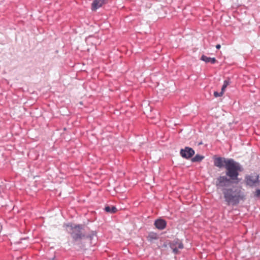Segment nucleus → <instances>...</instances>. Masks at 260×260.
<instances>
[{
    "instance_id": "nucleus-1",
    "label": "nucleus",
    "mask_w": 260,
    "mask_h": 260,
    "mask_svg": "<svg viewBox=\"0 0 260 260\" xmlns=\"http://www.w3.org/2000/svg\"><path fill=\"white\" fill-rule=\"evenodd\" d=\"M237 179H232L226 176H220L216 180L217 189L220 190L223 194L225 201L228 205L233 206L238 205L241 201L245 200V194L241 187L235 186L233 183H238Z\"/></svg>"
},
{
    "instance_id": "nucleus-2",
    "label": "nucleus",
    "mask_w": 260,
    "mask_h": 260,
    "mask_svg": "<svg viewBox=\"0 0 260 260\" xmlns=\"http://www.w3.org/2000/svg\"><path fill=\"white\" fill-rule=\"evenodd\" d=\"M214 165L219 168L224 167L226 169L225 176L232 179H237L239 172L243 170L239 162L232 158L217 157L214 159Z\"/></svg>"
},
{
    "instance_id": "nucleus-3",
    "label": "nucleus",
    "mask_w": 260,
    "mask_h": 260,
    "mask_svg": "<svg viewBox=\"0 0 260 260\" xmlns=\"http://www.w3.org/2000/svg\"><path fill=\"white\" fill-rule=\"evenodd\" d=\"M72 230L71 233V236L75 241L79 240L84 238L85 235L82 232V228L81 225H68Z\"/></svg>"
},
{
    "instance_id": "nucleus-4",
    "label": "nucleus",
    "mask_w": 260,
    "mask_h": 260,
    "mask_svg": "<svg viewBox=\"0 0 260 260\" xmlns=\"http://www.w3.org/2000/svg\"><path fill=\"white\" fill-rule=\"evenodd\" d=\"M259 176L256 174L246 175L245 177V183L247 185L251 187L257 186L259 184Z\"/></svg>"
},
{
    "instance_id": "nucleus-5",
    "label": "nucleus",
    "mask_w": 260,
    "mask_h": 260,
    "mask_svg": "<svg viewBox=\"0 0 260 260\" xmlns=\"http://www.w3.org/2000/svg\"><path fill=\"white\" fill-rule=\"evenodd\" d=\"M170 247L175 254H178L179 249H182L183 248V245L179 240L177 239L173 241L170 243Z\"/></svg>"
},
{
    "instance_id": "nucleus-6",
    "label": "nucleus",
    "mask_w": 260,
    "mask_h": 260,
    "mask_svg": "<svg viewBox=\"0 0 260 260\" xmlns=\"http://www.w3.org/2000/svg\"><path fill=\"white\" fill-rule=\"evenodd\" d=\"M180 153L183 158L188 159L194 155V151L190 147H186L180 150Z\"/></svg>"
},
{
    "instance_id": "nucleus-7",
    "label": "nucleus",
    "mask_w": 260,
    "mask_h": 260,
    "mask_svg": "<svg viewBox=\"0 0 260 260\" xmlns=\"http://www.w3.org/2000/svg\"><path fill=\"white\" fill-rule=\"evenodd\" d=\"M107 3V0H94L91 6L92 11H95Z\"/></svg>"
},
{
    "instance_id": "nucleus-8",
    "label": "nucleus",
    "mask_w": 260,
    "mask_h": 260,
    "mask_svg": "<svg viewBox=\"0 0 260 260\" xmlns=\"http://www.w3.org/2000/svg\"><path fill=\"white\" fill-rule=\"evenodd\" d=\"M154 224L157 229L162 230L166 227V222L164 220L157 219L155 221Z\"/></svg>"
},
{
    "instance_id": "nucleus-9",
    "label": "nucleus",
    "mask_w": 260,
    "mask_h": 260,
    "mask_svg": "<svg viewBox=\"0 0 260 260\" xmlns=\"http://www.w3.org/2000/svg\"><path fill=\"white\" fill-rule=\"evenodd\" d=\"M201 60L204 61L206 62H211L212 63H214L216 62V59L215 58H211L204 55L202 56Z\"/></svg>"
},
{
    "instance_id": "nucleus-10",
    "label": "nucleus",
    "mask_w": 260,
    "mask_h": 260,
    "mask_svg": "<svg viewBox=\"0 0 260 260\" xmlns=\"http://www.w3.org/2000/svg\"><path fill=\"white\" fill-rule=\"evenodd\" d=\"M105 210L107 212H109V213H115L117 211V209L114 206H106L105 208Z\"/></svg>"
},
{
    "instance_id": "nucleus-11",
    "label": "nucleus",
    "mask_w": 260,
    "mask_h": 260,
    "mask_svg": "<svg viewBox=\"0 0 260 260\" xmlns=\"http://www.w3.org/2000/svg\"><path fill=\"white\" fill-rule=\"evenodd\" d=\"M204 158V156L200 154H197L191 159L192 162H200Z\"/></svg>"
},
{
    "instance_id": "nucleus-12",
    "label": "nucleus",
    "mask_w": 260,
    "mask_h": 260,
    "mask_svg": "<svg viewBox=\"0 0 260 260\" xmlns=\"http://www.w3.org/2000/svg\"><path fill=\"white\" fill-rule=\"evenodd\" d=\"M228 85H229V82L226 80H225L224 82L223 85H222V87L221 88V92H222L223 93L224 92L225 89L226 88V87H227V86Z\"/></svg>"
},
{
    "instance_id": "nucleus-13",
    "label": "nucleus",
    "mask_w": 260,
    "mask_h": 260,
    "mask_svg": "<svg viewBox=\"0 0 260 260\" xmlns=\"http://www.w3.org/2000/svg\"><path fill=\"white\" fill-rule=\"evenodd\" d=\"M94 237H96V233L92 231L91 234L87 236V238H89L90 240H92L94 238Z\"/></svg>"
},
{
    "instance_id": "nucleus-14",
    "label": "nucleus",
    "mask_w": 260,
    "mask_h": 260,
    "mask_svg": "<svg viewBox=\"0 0 260 260\" xmlns=\"http://www.w3.org/2000/svg\"><path fill=\"white\" fill-rule=\"evenodd\" d=\"M222 94H223V93L221 91L220 92H218L217 91L214 92V95L216 98L221 96L222 95Z\"/></svg>"
},
{
    "instance_id": "nucleus-15",
    "label": "nucleus",
    "mask_w": 260,
    "mask_h": 260,
    "mask_svg": "<svg viewBox=\"0 0 260 260\" xmlns=\"http://www.w3.org/2000/svg\"><path fill=\"white\" fill-rule=\"evenodd\" d=\"M255 196L257 197H260V189H257L256 190Z\"/></svg>"
},
{
    "instance_id": "nucleus-16",
    "label": "nucleus",
    "mask_w": 260,
    "mask_h": 260,
    "mask_svg": "<svg viewBox=\"0 0 260 260\" xmlns=\"http://www.w3.org/2000/svg\"><path fill=\"white\" fill-rule=\"evenodd\" d=\"M149 237L152 238V239H156V236L155 235H150Z\"/></svg>"
},
{
    "instance_id": "nucleus-17",
    "label": "nucleus",
    "mask_w": 260,
    "mask_h": 260,
    "mask_svg": "<svg viewBox=\"0 0 260 260\" xmlns=\"http://www.w3.org/2000/svg\"><path fill=\"white\" fill-rule=\"evenodd\" d=\"M220 47H221V46H220V45H219V44H217V45L216 46V48L217 49H220Z\"/></svg>"
}]
</instances>
